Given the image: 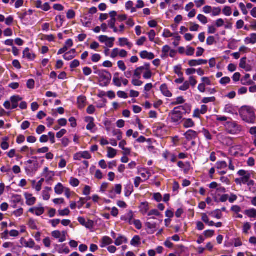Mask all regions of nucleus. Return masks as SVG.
Here are the masks:
<instances>
[{
  "mask_svg": "<svg viewBox=\"0 0 256 256\" xmlns=\"http://www.w3.org/2000/svg\"><path fill=\"white\" fill-rule=\"evenodd\" d=\"M242 120L248 124H253L256 121V115L253 109L248 106H244L240 110Z\"/></svg>",
  "mask_w": 256,
  "mask_h": 256,
  "instance_id": "obj_1",
  "label": "nucleus"
},
{
  "mask_svg": "<svg viewBox=\"0 0 256 256\" xmlns=\"http://www.w3.org/2000/svg\"><path fill=\"white\" fill-rule=\"evenodd\" d=\"M182 110H184L183 106H178L175 108L170 114L169 118L172 122L178 124L182 122L183 118Z\"/></svg>",
  "mask_w": 256,
  "mask_h": 256,
  "instance_id": "obj_2",
  "label": "nucleus"
},
{
  "mask_svg": "<svg viewBox=\"0 0 256 256\" xmlns=\"http://www.w3.org/2000/svg\"><path fill=\"white\" fill-rule=\"evenodd\" d=\"M213 198L214 202H225L228 200V202L232 204L237 200L238 196L234 193H230V194H224L220 195L219 194H217L213 195Z\"/></svg>",
  "mask_w": 256,
  "mask_h": 256,
  "instance_id": "obj_3",
  "label": "nucleus"
},
{
  "mask_svg": "<svg viewBox=\"0 0 256 256\" xmlns=\"http://www.w3.org/2000/svg\"><path fill=\"white\" fill-rule=\"evenodd\" d=\"M224 126L226 132L232 134H238L242 130V126L234 121L228 122Z\"/></svg>",
  "mask_w": 256,
  "mask_h": 256,
  "instance_id": "obj_4",
  "label": "nucleus"
},
{
  "mask_svg": "<svg viewBox=\"0 0 256 256\" xmlns=\"http://www.w3.org/2000/svg\"><path fill=\"white\" fill-rule=\"evenodd\" d=\"M99 76V83L101 86H107L110 82V74L106 70H98L95 72Z\"/></svg>",
  "mask_w": 256,
  "mask_h": 256,
  "instance_id": "obj_5",
  "label": "nucleus"
},
{
  "mask_svg": "<svg viewBox=\"0 0 256 256\" xmlns=\"http://www.w3.org/2000/svg\"><path fill=\"white\" fill-rule=\"evenodd\" d=\"M238 174L241 176L240 178H236L235 180L236 182L238 184H246L250 180L251 174L248 171L241 170L238 172Z\"/></svg>",
  "mask_w": 256,
  "mask_h": 256,
  "instance_id": "obj_6",
  "label": "nucleus"
},
{
  "mask_svg": "<svg viewBox=\"0 0 256 256\" xmlns=\"http://www.w3.org/2000/svg\"><path fill=\"white\" fill-rule=\"evenodd\" d=\"M38 168L39 164L36 160H30L26 162V171L28 175L35 173L38 170Z\"/></svg>",
  "mask_w": 256,
  "mask_h": 256,
  "instance_id": "obj_7",
  "label": "nucleus"
},
{
  "mask_svg": "<svg viewBox=\"0 0 256 256\" xmlns=\"http://www.w3.org/2000/svg\"><path fill=\"white\" fill-rule=\"evenodd\" d=\"M140 67L142 74L144 79H150L152 76V72L150 70V66L148 63H145Z\"/></svg>",
  "mask_w": 256,
  "mask_h": 256,
  "instance_id": "obj_8",
  "label": "nucleus"
},
{
  "mask_svg": "<svg viewBox=\"0 0 256 256\" xmlns=\"http://www.w3.org/2000/svg\"><path fill=\"white\" fill-rule=\"evenodd\" d=\"M98 40L105 44V45L108 48H112L114 45V42L115 38L114 37L109 38L106 36H100L98 38Z\"/></svg>",
  "mask_w": 256,
  "mask_h": 256,
  "instance_id": "obj_9",
  "label": "nucleus"
},
{
  "mask_svg": "<svg viewBox=\"0 0 256 256\" xmlns=\"http://www.w3.org/2000/svg\"><path fill=\"white\" fill-rule=\"evenodd\" d=\"M112 81L114 84L118 87H120L122 84L126 86L128 84V81L126 78L120 77L118 73H116L114 74Z\"/></svg>",
  "mask_w": 256,
  "mask_h": 256,
  "instance_id": "obj_10",
  "label": "nucleus"
},
{
  "mask_svg": "<svg viewBox=\"0 0 256 256\" xmlns=\"http://www.w3.org/2000/svg\"><path fill=\"white\" fill-rule=\"evenodd\" d=\"M216 166L218 170V173L220 175H224L228 172V164L224 161L218 162L216 164Z\"/></svg>",
  "mask_w": 256,
  "mask_h": 256,
  "instance_id": "obj_11",
  "label": "nucleus"
},
{
  "mask_svg": "<svg viewBox=\"0 0 256 256\" xmlns=\"http://www.w3.org/2000/svg\"><path fill=\"white\" fill-rule=\"evenodd\" d=\"M66 232H60L59 230H54L52 232V236L58 240L59 242H62L66 240Z\"/></svg>",
  "mask_w": 256,
  "mask_h": 256,
  "instance_id": "obj_12",
  "label": "nucleus"
},
{
  "mask_svg": "<svg viewBox=\"0 0 256 256\" xmlns=\"http://www.w3.org/2000/svg\"><path fill=\"white\" fill-rule=\"evenodd\" d=\"M26 199V203L28 206H32L35 204L36 199L32 194L26 192L24 194Z\"/></svg>",
  "mask_w": 256,
  "mask_h": 256,
  "instance_id": "obj_13",
  "label": "nucleus"
},
{
  "mask_svg": "<svg viewBox=\"0 0 256 256\" xmlns=\"http://www.w3.org/2000/svg\"><path fill=\"white\" fill-rule=\"evenodd\" d=\"M122 186L120 184H116L109 192L108 196L111 198H114L116 194H120L122 192Z\"/></svg>",
  "mask_w": 256,
  "mask_h": 256,
  "instance_id": "obj_14",
  "label": "nucleus"
},
{
  "mask_svg": "<svg viewBox=\"0 0 256 256\" xmlns=\"http://www.w3.org/2000/svg\"><path fill=\"white\" fill-rule=\"evenodd\" d=\"M134 217V215L133 212L132 211H130L124 215L122 216L120 219L130 224H132Z\"/></svg>",
  "mask_w": 256,
  "mask_h": 256,
  "instance_id": "obj_15",
  "label": "nucleus"
},
{
  "mask_svg": "<svg viewBox=\"0 0 256 256\" xmlns=\"http://www.w3.org/2000/svg\"><path fill=\"white\" fill-rule=\"evenodd\" d=\"M22 98L18 95H14L10 97V100L12 103V109H15L18 106V104L22 101Z\"/></svg>",
  "mask_w": 256,
  "mask_h": 256,
  "instance_id": "obj_16",
  "label": "nucleus"
},
{
  "mask_svg": "<svg viewBox=\"0 0 256 256\" xmlns=\"http://www.w3.org/2000/svg\"><path fill=\"white\" fill-rule=\"evenodd\" d=\"M118 45L122 47L126 46L129 49H131L133 46L131 42H130L126 38H119Z\"/></svg>",
  "mask_w": 256,
  "mask_h": 256,
  "instance_id": "obj_17",
  "label": "nucleus"
},
{
  "mask_svg": "<svg viewBox=\"0 0 256 256\" xmlns=\"http://www.w3.org/2000/svg\"><path fill=\"white\" fill-rule=\"evenodd\" d=\"M20 243L24 247L32 248L34 247V240L32 238H30L28 241L24 238H22L20 240Z\"/></svg>",
  "mask_w": 256,
  "mask_h": 256,
  "instance_id": "obj_18",
  "label": "nucleus"
},
{
  "mask_svg": "<svg viewBox=\"0 0 256 256\" xmlns=\"http://www.w3.org/2000/svg\"><path fill=\"white\" fill-rule=\"evenodd\" d=\"M139 210L142 215L147 214L150 210L149 204L146 202H142L139 206Z\"/></svg>",
  "mask_w": 256,
  "mask_h": 256,
  "instance_id": "obj_19",
  "label": "nucleus"
},
{
  "mask_svg": "<svg viewBox=\"0 0 256 256\" xmlns=\"http://www.w3.org/2000/svg\"><path fill=\"white\" fill-rule=\"evenodd\" d=\"M54 173L52 171H50L48 167L44 168L42 176L46 178V181L50 180L54 176Z\"/></svg>",
  "mask_w": 256,
  "mask_h": 256,
  "instance_id": "obj_20",
  "label": "nucleus"
},
{
  "mask_svg": "<svg viewBox=\"0 0 256 256\" xmlns=\"http://www.w3.org/2000/svg\"><path fill=\"white\" fill-rule=\"evenodd\" d=\"M29 212L32 214H36V216H40L42 215L44 212V210L42 206H35L30 208L29 210Z\"/></svg>",
  "mask_w": 256,
  "mask_h": 256,
  "instance_id": "obj_21",
  "label": "nucleus"
},
{
  "mask_svg": "<svg viewBox=\"0 0 256 256\" xmlns=\"http://www.w3.org/2000/svg\"><path fill=\"white\" fill-rule=\"evenodd\" d=\"M94 119L92 117H88L86 118V122H88L86 126V129L92 132H94L96 131V125L94 124Z\"/></svg>",
  "mask_w": 256,
  "mask_h": 256,
  "instance_id": "obj_22",
  "label": "nucleus"
},
{
  "mask_svg": "<svg viewBox=\"0 0 256 256\" xmlns=\"http://www.w3.org/2000/svg\"><path fill=\"white\" fill-rule=\"evenodd\" d=\"M207 62L208 60H192L188 61V64L190 66H197L205 64H207Z\"/></svg>",
  "mask_w": 256,
  "mask_h": 256,
  "instance_id": "obj_23",
  "label": "nucleus"
},
{
  "mask_svg": "<svg viewBox=\"0 0 256 256\" xmlns=\"http://www.w3.org/2000/svg\"><path fill=\"white\" fill-rule=\"evenodd\" d=\"M198 133L196 132L191 130H188L184 134V136L188 141L195 139L198 136Z\"/></svg>",
  "mask_w": 256,
  "mask_h": 256,
  "instance_id": "obj_24",
  "label": "nucleus"
},
{
  "mask_svg": "<svg viewBox=\"0 0 256 256\" xmlns=\"http://www.w3.org/2000/svg\"><path fill=\"white\" fill-rule=\"evenodd\" d=\"M92 20V16L90 15L84 14L81 20L83 26L85 27L90 26Z\"/></svg>",
  "mask_w": 256,
  "mask_h": 256,
  "instance_id": "obj_25",
  "label": "nucleus"
},
{
  "mask_svg": "<svg viewBox=\"0 0 256 256\" xmlns=\"http://www.w3.org/2000/svg\"><path fill=\"white\" fill-rule=\"evenodd\" d=\"M244 42L246 44H254L256 43V34H250L248 36L244 38Z\"/></svg>",
  "mask_w": 256,
  "mask_h": 256,
  "instance_id": "obj_26",
  "label": "nucleus"
},
{
  "mask_svg": "<svg viewBox=\"0 0 256 256\" xmlns=\"http://www.w3.org/2000/svg\"><path fill=\"white\" fill-rule=\"evenodd\" d=\"M23 57L28 60H33L36 58V55L30 52L29 48H26L23 52Z\"/></svg>",
  "mask_w": 256,
  "mask_h": 256,
  "instance_id": "obj_27",
  "label": "nucleus"
},
{
  "mask_svg": "<svg viewBox=\"0 0 256 256\" xmlns=\"http://www.w3.org/2000/svg\"><path fill=\"white\" fill-rule=\"evenodd\" d=\"M140 58L142 59L152 60L154 58V54L152 52H148L146 50L142 51L140 53Z\"/></svg>",
  "mask_w": 256,
  "mask_h": 256,
  "instance_id": "obj_28",
  "label": "nucleus"
},
{
  "mask_svg": "<svg viewBox=\"0 0 256 256\" xmlns=\"http://www.w3.org/2000/svg\"><path fill=\"white\" fill-rule=\"evenodd\" d=\"M160 90L164 96L166 97L170 98L172 96V93L168 90V87L166 84H162L160 86Z\"/></svg>",
  "mask_w": 256,
  "mask_h": 256,
  "instance_id": "obj_29",
  "label": "nucleus"
},
{
  "mask_svg": "<svg viewBox=\"0 0 256 256\" xmlns=\"http://www.w3.org/2000/svg\"><path fill=\"white\" fill-rule=\"evenodd\" d=\"M178 166L182 169L184 174H188L190 170L191 169V166L189 162L184 163L182 162H179L178 163Z\"/></svg>",
  "mask_w": 256,
  "mask_h": 256,
  "instance_id": "obj_30",
  "label": "nucleus"
},
{
  "mask_svg": "<svg viewBox=\"0 0 256 256\" xmlns=\"http://www.w3.org/2000/svg\"><path fill=\"white\" fill-rule=\"evenodd\" d=\"M224 112L234 114L236 112V108L233 104H228L225 106Z\"/></svg>",
  "mask_w": 256,
  "mask_h": 256,
  "instance_id": "obj_31",
  "label": "nucleus"
},
{
  "mask_svg": "<svg viewBox=\"0 0 256 256\" xmlns=\"http://www.w3.org/2000/svg\"><path fill=\"white\" fill-rule=\"evenodd\" d=\"M147 216L150 217V218L156 219V216L160 217L162 215L158 210L152 209L148 211Z\"/></svg>",
  "mask_w": 256,
  "mask_h": 256,
  "instance_id": "obj_32",
  "label": "nucleus"
},
{
  "mask_svg": "<svg viewBox=\"0 0 256 256\" xmlns=\"http://www.w3.org/2000/svg\"><path fill=\"white\" fill-rule=\"evenodd\" d=\"M76 52L75 49H72L63 56L64 58L66 60H70L76 56Z\"/></svg>",
  "mask_w": 256,
  "mask_h": 256,
  "instance_id": "obj_33",
  "label": "nucleus"
},
{
  "mask_svg": "<svg viewBox=\"0 0 256 256\" xmlns=\"http://www.w3.org/2000/svg\"><path fill=\"white\" fill-rule=\"evenodd\" d=\"M240 68L245 70L246 72H250L252 70V67L246 62V58H242L240 60Z\"/></svg>",
  "mask_w": 256,
  "mask_h": 256,
  "instance_id": "obj_34",
  "label": "nucleus"
},
{
  "mask_svg": "<svg viewBox=\"0 0 256 256\" xmlns=\"http://www.w3.org/2000/svg\"><path fill=\"white\" fill-rule=\"evenodd\" d=\"M128 240L125 236L122 235H119L118 236L115 240L114 244L117 246H119L123 244H126Z\"/></svg>",
  "mask_w": 256,
  "mask_h": 256,
  "instance_id": "obj_35",
  "label": "nucleus"
},
{
  "mask_svg": "<svg viewBox=\"0 0 256 256\" xmlns=\"http://www.w3.org/2000/svg\"><path fill=\"white\" fill-rule=\"evenodd\" d=\"M113 242L112 240L108 236H104L102 240L100 247L104 248L106 246L110 245Z\"/></svg>",
  "mask_w": 256,
  "mask_h": 256,
  "instance_id": "obj_36",
  "label": "nucleus"
},
{
  "mask_svg": "<svg viewBox=\"0 0 256 256\" xmlns=\"http://www.w3.org/2000/svg\"><path fill=\"white\" fill-rule=\"evenodd\" d=\"M139 172L140 174V176L144 178L145 180H146L150 178V177L151 176L150 172L146 168H142L139 170Z\"/></svg>",
  "mask_w": 256,
  "mask_h": 256,
  "instance_id": "obj_37",
  "label": "nucleus"
},
{
  "mask_svg": "<svg viewBox=\"0 0 256 256\" xmlns=\"http://www.w3.org/2000/svg\"><path fill=\"white\" fill-rule=\"evenodd\" d=\"M244 213L250 218H256V209L255 208H251L246 210L244 212Z\"/></svg>",
  "mask_w": 256,
  "mask_h": 256,
  "instance_id": "obj_38",
  "label": "nucleus"
},
{
  "mask_svg": "<svg viewBox=\"0 0 256 256\" xmlns=\"http://www.w3.org/2000/svg\"><path fill=\"white\" fill-rule=\"evenodd\" d=\"M250 74H246L242 79L241 82L243 85L249 86L253 84V82L250 79Z\"/></svg>",
  "mask_w": 256,
  "mask_h": 256,
  "instance_id": "obj_39",
  "label": "nucleus"
},
{
  "mask_svg": "<svg viewBox=\"0 0 256 256\" xmlns=\"http://www.w3.org/2000/svg\"><path fill=\"white\" fill-rule=\"evenodd\" d=\"M52 190L50 188L46 187L42 192V196L44 200H48L50 198V192Z\"/></svg>",
  "mask_w": 256,
  "mask_h": 256,
  "instance_id": "obj_40",
  "label": "nucleus"
},
{
  "mask_svg": "<svg viewBox=\"0 0 256 256\" xmlns=\"http://www.w3.org/2000/svg\"><path fill=\"white\" fill-rule=\"evenodd\" d=\"M140 240V236H135L132 240L130 244L134 246L138 247L141 244Z\"/></svg>",
  "mask_w": 256,
  "mask_h": 256,
  "instance_id": "obj_41",
  "label": "nucleus"
},
{
  "mask_svg": "<svg viewBox=\"0 0 256 256\" xmlns=\"http://www.w3.org/2000/svg\"><path fill=\"white\" fill-rule=\"evenodd\" d=\"M55 22H56V26L58 28H60L62 26L64 18L61 15L57 16L55 18Z\"/></svg>",
  "mask_w": 256,
  "mask_h": 256,
  "instance_id": "obj_42",
  "label": "nucleus"
},
{
  "mask_svg": "<svg viewBox=\"0 0 256 256\" xmlns=\"http://www.w3.org/2000/svg\"><path fill=\"white\" fill-rule=\"evenodd\" d=\"M63 185L61 183H58L54 188V192L57 194H61L64 190Z\"/></svg>",
  "mask_w": 256,
  "mask_h": 256,
  "instance_id": "obj_43",
  "label": "nucleus"
},
{
  "mask_svg": "<svg viewBox=\"0 0 256 256\" xmlns=\"http://www.w3.org/2000/svg\"><path fill=\"white\" fill-rule=\"evenodd\" d=\"M117 154V151L116 150L111 148H108V154L107 156L108 158H112L116 156Z\"/></svg>",
  "mask_w": 256,
  "mask_h": 256,
  "instance_id": "obj_44",
  "label": "nucleus"
},
{
  "mask_svg": "<svg viewBox=\"0 0 256 256\" xmlns=\"http://www.w3.org/2000/svg\"><path fill=\"white\" fill-rule=\"evenodd\" d=\"M183 126L186 128H192L194 126V122L192 119L188 118L184 120Z\"/></svg>",
  "mask_w": 256,
  "mask_h": 256,
  "instance_id": "obj_45",
  "label": "nucleus"
},
{
  "mask_svg": "<svg viewBox=\"0 0 256 256\" xmlns=\"http://www.w3.org/2000/svg\"><path fill=\"white\" fill-rule=\"evenodd\" d=\"M86 98L84 96H80L78 98V108H82L85 106Z\"/></svg>",
  "mask_w": 256,
  "mask_h": 256,
  "instance_id": "obj_46",
  "label": "nucleus"
},
{
  "mask_svg": "<svg viewBox=\"0 0 256 256\" xmlns=\"http://www.w3.org/2000/svg\"><path fill=\"white\" fill-rule=\"evenodd\" d=\"M254 182L253 180H250L246 184L248 187L250 192L254 193L256 192V188L254 186Z\"/></svg>",
  "mask_w": 256,
  "mask_h": 256,
  "instance_id": "obj_47",
  "label": "nucleus"
},
{
  "mask_svg": "<svg viewBox=\"0 0 256 256\" xmlns=\"http://www.w3.org/2000/svg\"><path fill=\"white\" fill-rule=\"evenodd\" d=\"M197 19L203 24H206L208 23V18L204 15L199 14L197 16Z\"/></svg>",
  "mask_w": 256,
  "mask_h": 256,
  "instance_id": "obj_48",
  "label": "nucleus"
},
{
  "mask_svg": "<svg viewBox=\"0 0 256 256\" xmlns=\"http://www.w3.org/2000/svg\"><path fill=\"white\" fill-rule=\"evenodd\" d=\"M70 185L73 187H77L80 184V181L78 178L71 177L69 182Z\"/></svg>",
  "mask_w": 256,
  "mask_h": 256,
  "instance_id": "obj_49",
  "label": "nucleus"
},
{
  "mask_svg": "<svg viewBox=\"0 0 256 256\" xmlns=\"http://www.w3.org/2000/svg\"><path fill=\"white\" fill-rule=\"evenodd\" d=\"M190 32H198L200 28L198 24L192 22H190Z\"/></svg>",
  "mask_w": 256,
  "mask_h": 256,
  "instance_id": "obj_50",
  "label": "nucleus"
},
{
  "mask_svg": "<svg viewBox=\"0 0 256 256\" xmlns=\"http://www.w3.org/2000/svg\"><path fill=\"white\" fill-rule=\"evenodd\" d=\"M195 49L190 46H187L186 47V54L188 56H193L194 54Z\"/></svg>",
  "mask_w": 256,
  "mask_h": 256,
  "instance_id": "obj_51",
  "label": "nucleus"
},
{
  "mask_svg": "<svg viewBox=\"0 0 256 256\" xmlns=\"http://www.w3.org/2000/svg\"><path fill=\"white\" fill-rule=\"evenodd\" d=\"M101 56L98 54H92L91 56V60L92 62H98L101 59Z\"/></svg>",
  "mask_w": 256,
  "mask_h": 256,
  "instance_id": "obj_52",
  "label": "nucleus"
},
{
  "mask_svg": "<svg viewBox=\"0 0 256 256\" xmlns=\"http://www.w3.org/2000/svg\"><path fill=\"white\" fill-rule=\"evenodd\" d=\"M251 228V224L248 222H246L244 223L242 228V232L245 234H248V230Z\"/></svg>",
  "mask_w": 256,
  "mask_h": 256,
  "instance_id": "obj_53",
  "label": "nucleus"
},
{
  "mask_svg": "<svg viewBox=\"0 0 256 256\" xmlns=\"http://www.w3.org/2000/svg\"><path fill=\"white\" fill-rule=\"evenodd\" d=\"M112 134L114 136H116L118 140H121L122 138V132L118 129H114L112 130Z\"/></svg>",
  "mask_w": 256,
  "mask_h": 256,
  "instance_id": "obj_54",
  "label": "nucleus"
},
{
  "mask_svg": "<svg viewBox=\"0 0 256 256\" xmlns=\"http://www.w3.org/2000/svg\"><path fill=\"white\" fill-rule=\"evenodd\" d=\"M58 215L60 216H68L70 214V210L68 208H66L64 210H58Z\"/></svg>",
  "mask_w": 256,
  "mask_h": 256,
  "instance_id": "obj_55",
  "label": "nucleus"
},
{
  "mask_svg": "<svg viewBox=\"0 0 256 256\" xmlns=\"http://www.w3.org/2000/svg\"><path fill=\"white\" fill-rule=\"evenodd\" d=\"M125 29V26L124 24H122L119 26L118 28L116 27L114 30V32L117 34H122L124 33Z\"/></svg>",
  "mask_w": 256,
  "mask_h": 256,
  "instance_id": "obj_56",
  "label": "nucleus"
},
{
  "mask_svg": "<svg viewBox=\"0 0 256 256\" xmlns=\"http://www.w3.org/2000/svg\"><path fill=\"white\" fill-rule=\"evenodd\" d=\"M185 102V100H184L182 96L178 97L176 98L172 102V104L174 105H176L179 104H183Z\"/></svg>",
  "mask_w": 256,
  "mask_h": 256,
  "instance_id": "obj_57",
  "label": "nucleus"
},
{
  "mask_svg": "<svg viewBox=\"0 0 256 256\" xmlns=\"http://www.w3.org/2000/svg\"><path fill=\"white\" fill-rule=\"evenodd\" d=\"M222 12L223 14L227 16H230L232 14V8L228 6H224Z\"/></svg>",
  "mask_w": 256,
  "mask_h": 256,
  "instance_id": "obj_58",
  "label": "nucleus"
},
{
  "mask_svg": "<svg viewBox=\"0 0 256 256\" xmlns=\"http://www.w3.org/2000/svg\"><path fill=\"white\" fill-rule=\"evenodd\" d=\"M174 72L179 76H182V66L180 65L176 66L174 67Z\"/></svg>",
  "mask_w": 256,
  "mask_h": 256,
  "instance_id": "obj_59",
  "label": "nucleus"
},
{
  "mask_svg": "<svg viewBox=\"0 0 256 256\" xmlns=\"http://www.w3.org/2000/svg\"><path fill=\"white\" fill-rule=\"evenodd\" d=\"M212 10V16H219L221 12V9L220 8L214 7Z\"/></svg>",
  "mask_w": 256,
  "mask_h": 256,
  "instance_id": "obj_60",
  "label": "nucleus"
},
{
  "mask_svg": "<svg viewBox=\"0 0 256 256\" xmlns=\"http://www.w3.org/2000/svg\"><path fill=\"white\" fill-rule=\"evenodd\" d=\"M216 101V98L214 96L209 98H204L202 100V102L204 104H208L209 102H212Z\"/></svg>",
  "mask_w": 256,
  "mask_h": 256,
  "instance_id": "obj_61",
  "label": "nucleus"
},
{
  "mask_svg": "<svg viewBox=\"0 0 256 256\" xmlns=\"http://www.w3.org/2000/svg\"><path fill=\"white\" fill-rule=\"evenodd\" d=\"M140 78H133L132 80V84L134 86H141L143 82L140 80Z\"/></svg>",
  "mask_w": 256,
  "mask_h": 256,
  "instance_id": "obj_62",
  "label": "nucleus"
},
{
  "mask_svg": "<svg viewBox=\"0 0 256 256\" xmlns=\"http://www.w3.org/2000/svg\"><path fill=\"white\" fill-rule=\"evenodd\" d=\"M142 75L141 70H140V67H138L136 68L134 72V76L133 78H140Z\"/></svg>",
  "mask_w": 256,
  "mask_h": 256,
  "instance_id": "obj_63",
  "label": "nucleus"
},
{
  "mask_svg": "<svg viewBox=\"0 0 256 256\" xmlns=\"http://www.w3.org/2000/svg\"><path fill=\"white\" fill-rule=\"evenodd\" d=\"M119 56V48H114L111 52L110 56L112 58H114L116 57Z\"/></svg>",
  "mask_w": 256,
  "mask_h": 256,
  "instance_id": "obj_64",
  "label": "nucleus"
}]
</instances>
